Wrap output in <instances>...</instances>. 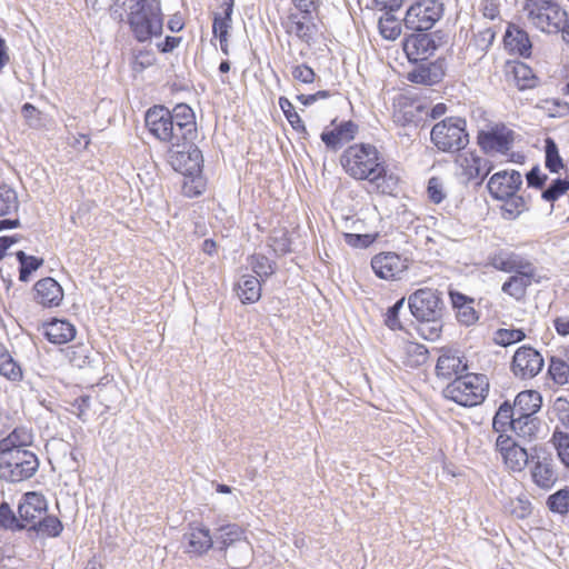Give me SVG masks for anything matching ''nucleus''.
<instances>
[{"label": "nucleus", "instance_id": "nucleus-1", "mask_svg": "<svg viewBox=\"0 0 569 569\" xmlns=\"http://www.w3.org/2000/svg\"><path fill=\"white\" fill-rule=\"evenodd\" d=\"M343 172L356 181H367L378 194H393L399 178L393 174L383 153L372 143L356 142L340 154Z\"/></svg>", "mask_w": 569, "mask_h": 569}, {"label": "nucleus", "instance_id": "nucleus-2", "mask_svg": "<svg viewBox=\"0 0 569 569\" xmlns=\"http://www.w3.org/2000/svg\"><path fill=\"white\" fill-rule=\"evenodd\" d=\"M148 132L158 141L172 147H180L197 137V121L193 110L186 103L169 108L154 104L144 114Z\"/></svg>", "mask_w": 569, "mask_h": 569}, {"label": "nucleus", "instance_id": "nucleus-3", "mask_svg": "<svg viewBox=\"0 0 569 569\" xmlns=\"http://www.w3.org/2000/svg\"><path fill=\"white\" fill-rule=\"evenodd\" d=\"M48 501L41 492L28 491L18 505L21 528L34 530L41 536L56 538L63 530V525L56 516L47 515Z\"/></svg>", "mask_w": 569, "mask_h": 569}, {"label": "nucleus", "instance_id": "nucleus-4", "mask_svg": "<svg viewBox=\"0 0 569 569\" xmlns=\"http://www.w3.org/2000/svg\"><path fill=\"white\" fill-rule=\"evenodd\" d=\"M127 14L129 29L139 43L150 42L163 33L164 14L160 0H133Z\"/></svg>", "mask_w": 569, "mask_h": 569}, {"label": "nucleus", "instance_id": "nucleus-5", "mask_svg": "<svg viewBox=\"0 0 569 569\" xmlns=\"http://www.w3.org/2000/svg\"><path fill=\"white\" fill-rule=\"evenodd\" d=\"M489 379L483 373L469 372L456 377L443 389L446 399L462 407L481 405L489 393Z\"/></svg>", "mask_w": 569, "mask_h": 569}, {"label": "nucleus", "instance_id": "nucleus-6", "mask_svg": "<svg viewBox=\"0 0 569 569\" xmlns=\"http://www.w3.org/2000/svg\"><path fill=\"white\" fill-rule=\"evenodd\" d=\"M280 26L289 40L305 44L308 48L323 38L322 21L319 16L287 11L280 18Z\"/></svg>", "mask_w": 569, "mask_h": 569}, {"label": "nucleus", "instance_id": "nucleus-7", "mask_svg": "<svg viewBox=\"0 0 569 569\" xmlns=\"http://www.w3.org/2000/svg\"><path fill=\"white\" fill-rule=\"evenodd\" d=\"M565 12L556 0H525L522 4L528 24L547 34H558L560 23L565 21Z\"/></svg>", "mask_w": 569, "mask_h": 569}, {"label": "nucleus", "instance_id": "nucleus-8", "mask_svg": "<svg viewBox=\"0 0 569 569\" xmlns=\"http://www.w3.org/2000/svg\"><path fill=\"white\" fill-rule=\"evenodd\" d=\"M430 140L435 148L441 152H456L465 149L469 143L467 121L460 117H447L433 124Z\"/></svg>", "mask_w": 569, "mask_h": 569}, {"label": "nucleus", "instance_id": "nucleus-9", "mask_svg": "<svg viewBox=\"0 0 569 569\" xmlns=\"http://www.w3.org/2000/svg\"><path fill=\"white\" fill-rule=\"evenodd\" d=\"M40 461L31 450L0 453V480L18 483L31 479L39 470Z\"/></svg>", "mask_w": 569, "mask_h": 569}, {"label": "nucleus", "instance_id": "nucleus-10", "mask_svg": "<svg viewBox=\"0 0 569 569\" xmlns=\"http://www.w3.org/2000/svg\"><path fill=\"white\" fill-rule=\"evenodd\" d=\"M443 11L439 0H413L406 10L403 24L408 30L428 31L442 18Z\"/></svg>", "mask_w": 569, "mask_h": 569}, {"label": "nucleus", "instance_id": "nucleus-11", "mask_svg": "<svg viewBox=\"0 0 569 569\" xmlns=\"http://www.w3.org/2000/svg\"><path fill=\"white\" fill-rule=\"evenodd\" d=\"M408 305L417 320L433 323L441 317L443 308L440 292L432 288L416 290L409 296Z\"/></svg>", "mask_w": 569, "mask_h": 569}, {"label": "nucleus", "instance_id": "nucleus-12", "mask_svg": "<svg viewBox=\"0 0 569 569\" xmlns=\"http://www.w3.org/2000/svg\"><path fill=\"white\" fill-rule=\"evenodd\" d=\"M457 152L453 160L456 174L465 182L481 183L493 169L492 162L482 158L476 150L462 149Z\"/></svg>", "mask_w": 569, "mask_h": 569}, {"label": "nucleus", "instance_id": "nucleus-13", "mask_svg": "<svg viewBox=\"0 0 569 569\" xmlns=\"http://www.w3.org/2000/svg\"><path fill=\"white\" fill-rule=\"evenodd\" d=\"M167 161L174 171L183 176L194 174L203 169L202 152L193 140L186 141L180 147L170 146L167 151Z\"/></svg>", "mask_w": 569, "mask_h": 569}, {"label": "nucleus", "instance_id": "nucleus-14", "mask_svg": "<svg viewBox=\"0 0 569 569\" xmlns=\"http://www.w3.org/2000/svg\"><path fill=\"white\" fill-rule=\"evenodd\" d=\"M375 276L386 281H398L409 269V259L395 252L382 251L370 261Z\"/></svg>", "mask_w": 569, "mask_h": 569}, {"label": "nucleus", "instance_id": "nucleus-15", "mask_svg": "<svg viewBox=\"0 0 569 569\" xmlns=\"http://www.w3.org/2000/svg\"><path fill=\"white\" fill-rule=\"evenodd\" d=\"M515 142V132L505 123H495L488 129L480 130L477 134V143L486 153L506 154Z\"/></svg>", "mask_w": 569, "mask_h": 569}, {"label": "nucleus", "instance_id": "nucleus-16", "mask_svg": "<svg viewBox=\"0 0 569 569\" xmlns=\"http://www.w3.org/2000/svg\"><path fill=\"white\" fill-rule=\"evenodd\" d=\"M541 282L537 267L533 264L527 269L510 274L501 286V291L517 302L526 301L528 291L533 284Z\"/></svg>", "mask_w": 569, "mask_h": 569}, {"label": "nucleus", "instance_id": "nucleus-17", "mask_svg": "<svg viewBox=\"0 0 569 569\" xmlns=\"http://www.w3.org/2000/svg\"><path fill=\"white\" fill-rule=\"evenodd\" d=\"M543 367V358L538 350L529 346L519 347L511 361L512 373L521 379L536 377Z\"/></svg>", "mask_w": 569, "mask_h": 569}, {"label": "nucleus", "instance_id": "nucleus-18", "mask_svg": "<svg viewBox=\"0 0 569 569\" xmlns=\"http://www.w3.org/2000/svg\"><path fill=\"white\" fill-rule=\"evenodd\" d=\"M359 132V126L353 120L338 121L333 119L320 134L327 149L336 151L343 144L352 141Z\"/></svg>", "mask_w": 569, "mask_h": 569}, {"label": "nucleus", "instance_id": "nucleus-19", "mask_svg": "<svg viewBox=\"0 0 569 569\" xmlns=\"http://www.w3.org/2000/svg\"><path fill=\"white\" fill-rule=\"evenodd\" d=\"M496 450L499 452L505 467L511 472L522 471L528 463L527 450L509 435L497 437Z\"/></svg>", "mask_w": 569, "mask_h": 569}, {"label": "nucleus", "instance_id": "nucleus-20", "mask_svg": "<svg viewBox=\"0 0 569 569\" xmlns=\"http://www.w3.org/2000/svg\"><path fill=\"white\" fill-rule=\"evenodd\" d=\"M402 49L410 62L428 60L437 50L433 37L423 31L407 34L402 40Z\"/></svg>", "mask_w": 569, "mask_h": 569}, {"label": "nucleus", "instance_id": "nucleus-21", "mask_svg": "<svg viewBox=\"0 0 569 569\" xmlns=\"http://www.w3.org/2000/svg\"><path fill=\"white\" fill-rule=\"evenodd\" d=\"M521 186L522 177L519 171L513 169L498 171L493 173L487 182V189L490 196L496 200L518 193Z\"/></svg>", "mask_w": 569, "mask_h": 569}, {"label": "nucleus", "instance_id": "nucleus-22", "mask_svg": "<svg viewBox=\"0 0 569 569\" xmlns=\"http://www.w3.org/2000/svg\"><path fill=\"white\" fill-rule=\"evenodd\" d=\"M468 369L466 357L458 350L443 348L436 363V376L441 379L459 377Z\"/></svg>", "mask_w": 569, "mask_h": 569}, {"label": "nucleus", "instance_id": "nucleus-23", "mask_svg": "<svg viewBox=\"0 0 569 569\" xmlns=\"http://www.w3.org/2000/svg\"><path fill=\"white\" fill-rule=\"evenodd\" d=\"M64 292L60 283L51 277L38 280L33 286V300L43 308H56L63 301Z\"/></svg>", "mask_w": 569, "mask_h": 569}, {"label": "nucleus", "instance_id": "nucleus-24", "mask_svg": "<svg viewBox=\"0 0 569 569\" xmlns=\"http://www.w3.org/2000/svg\"><path fill=\"white\" fill-rule=\"evenodd\" d=\"M183 539L186 552L196 557L206 555L213 546L210 529L202 523H189Z\"/></svg>", "mask_w": 569, "mask_h": 569}, {"label": "nucleus", "instance_id": "nucleus-25", "mask_svg": "<svg viewBox=\"0 0 569 569\" xmlns=\"http://www.w3.org/2000/svg\"><path fill=\"white\" fill-rule=\"evenodd\" d=\"M422 112V107L412 99L400 96L393 102L392 121L398 127L417 126Z\"/></svg>", "mask_w": 569, "mask_h": 569}, {"label": "nucleus", "instance_id": "nucleus-26", "mask_svg": "<svg viewBox=\"0 0 569 569\" xmlns=\"http://www.w3.org/2000/svg\"><path fill=\"white\" fill-rule=\"evenodd\" d=\"M489 264L498 271L512 274L533 266V262L515 251L500 249L489 257Z\"/></svg>", "mask_w": 569, "mask_h": 569}, {"label": "nucleus", "instance_id": "nucleus-27", "mask_svg": "<svg viewBox=\"0 0 569 569\" xmlns=\"http://www.w3.org/2000/svg\"><path fill=\"white\" fill-rule=\"evenodd\" d=\"M397 357L403 368L416 369L427 362L429 351L422 343L406 340L399 346Z\"/></svg>", "mask_w": 569, "mask_h": 569}, {"label": "nucleus", "instance_id": "nucleus-28", "mask_svg": "<svg viewBox=\"0 0 569 569\" xmlns=\"http://www.w3.org/2000/svg\"><path fill=\"white\" fill-rule=\"evenodd\" d=\"M506 77L519 90L532 89L538 83V78L532 69L521 61H508L505 68Z\"/></svg>", "mask_w": 569, "mask_h": 569}, {"label": "nucleus", "instance_id": "nucleus-29", "mask_svg": "<svg viewBox=\"0 0 569 569\" xmlns=\"http://www.w3.org/2000/svg\"><path fill=\"white\" fill-rule=\"evenodd\" d=\"M42 332L51 343L64 345L76 337L77 330L70 321L53 318L42 325Z\"/></svg>", "mask_w": 569, "mask_h": 569}, {"label": "nucleus", "instance_id": "nucleus-30", "mask_svg": "<svg viewBox=\"0 0 569 569\" xmlns=\"http://www.w3.org/2000/svg\"><path fill=\"white\" fill-rule=\"evenodd\" d=\"M443 59H438L430 62L427 66H420L419 68L410 71L407 79L417 84L432 86L440 82L445 74Z\"/></svg>", "mask_w": 569, "mask_h": 569}, {"label": "nucleus", "instance_id": "nucleus-31", "mask_svg": "<svg viewBox=\"0 0 569 569\" xmlns=\"http://www.w3.org/2000/svg\"><path fill=\"white\" fill-rule=\"evenodd\" d=\"M503 43L511 53L526 58L531 54L532 44L528 32L516 24L508 26L503 37Z\"/></svg>", "mask_w": 569, "mask_h": 569}, {"label": "nucleus", "instance_id": "nucleus-32", "mask_svg": "<svg viewBox=\"0 0 569 569\" xmlns=\"http://www.w3.org/2000/svg\"><path fill=\"white\" fill-rule=\"evenodd\" d=\"M33 439L32 428L18 426L0 440V453L4 451L29 450L28 447L32 446Z\"/></svg>", "mask_w": 569, "mask_h": 569}, {"label": "nucleus", "instance_id": "nucleus-33", "mask_svg": "<svg viewBox=\"0 0 569 569\" xmlns=\"http://www.w3.org/2000/svg\"><path fill=\"white\" fill-rule=\"evenodd\" d=\"M72 412L82 421H87L90 416H93L100 409L102 413L108 406L103 405L100 400V391L92 390L88 395H81L72 402Z\"/></svg>", "mask_w": 569, "mask_h": 569}, {"label": "nucleus", "instance_id": "nucleus-34", "mask_svg": "<svg viewBox=\"0 0 569 569\" xmlns=\"http://www.w3.org/2000/svg\"><path fill=\"white\" fill-rule=\"evenodd\" d=\"M262 282L252 274H244L234 287V291L243 305H252L260 300Z\"/></svg>", "mask_w": 569, "mask_h": 569}, {"label": "nucleus", "instance_id": "nucleus-35", "mask_svg": "<svg viewBox=\"0 0 569 569\" xmlns=\"http://www.w3.org/2000/svg\"><path fill=\"white\" fill-rule=\"evenodd\" d=\"M217 542L221 551H227L231 546L243 543L247 549L250 542L247 539L246 530L237 523H228L218 529Z\"/></svg>", "mask_w": 569, "mask_h": 569}, {"label": "nucleus", "instance_id": "nucleus-36", "mask_svg": "<svg viewBox=\"0 0 569 569\" xmlns=\"http://www.w3.org/2000/svg\"><path fill=\"white\" fill-rule=\"evenodd\" d=\"M542 406V397L537 390H523L519 392L513 401L516 416H535Z\"/></svg>", "mask_w": 569, "mask_h": 569}, {"label": "nucleus", "instance_id": "nucleus-37", "mask_svg": "<svg viewBox=\"0 0 569 569\" xmlns=\"http://www.w3.org/2000/svg\"><path fill=\"white\" fill-rule=\"evenodd\" d=\"M233 9V0L226 2L223 14L217 16L213 19L212 31L213 34L219 39L221 50L228 53V37L231 28V14Z\"/></svg>", "mask_w": 569, "mask_h": 569}, {"label": "nucleus", "instance_id": "nucleus-38", "mask_svg": "<svg viewBox=\"0 0 569 569\" xmlns=\"http://www.w3.org/2000/svg\"><path fill=\"white\" fill-rule=\"evenodd\" d=\"M516 411L509 401L501 403L492 419V429L499 436L507 435L508 430H512L516 422Z\"/></svg>", "mask_w": 569, "mask_h": 569}, {"label": "nucleus", "instance_id": "nucleus-39", "mask_svg": "<svg viewBox=\"0 0 569 569\" xmlns=\"http://www.w3.org/2000/svg\"><path fill=\"white\" fill-rule=\"evenodd\" d=\"M278 103L292 130L301 138L307 139L309 137V131L292 102L287 97L281 96Z\"/></svg>", "mask_w": 569, "mask_h": 569}, {"label": "nucleus", "instance_id": "nucleus-40", "mask_svg": "<svg viewBox=\"0 0 569 569\" xmlns=\"http://www.w3.org/2000/svg\"><path fill=\"white\" fill-rule=\"evenodd\" d=\"M540 419L536 416H516L512 431L521 439L531 441L537 438Z\"/></svg>", "mask_w": 569, "mask_h": 569}, {"label": "nucleus", "instance_id": "nucleus-41", "mask_svg": "<svg viewBox=\"0 0 569 569\" xmlns=\"http://www.w3.org/2000/svg\"><path fill=\"white\" fill-rule=\"evenodd\" d=\"M498 200L502 201V204L500 206V213L506 220H515L528 210L526 199L518 193H513V196Z\"/></svg>", "mask_w": 569, "mask_h": 569}, {"label": "nucleus", "instance_id": "nucleus-42", "mask_svg": "<svg viewBox=\"0 0 569 569\" xmlns=\"http://www.w3.org/2000/svg\"><path fill=\"white\" fill-rule=\"evenodd\" d=\"M531 477L533 482L542 489H550L557 481V475L551 465L546 461L535 462L531 469Z\"/></svg>", "mask_w": 569, "mask_h": 569}, {"label": "nucleus", "instance_id": "nucleus-43", "mask_svg": "<svg viewBox=\"0 0 569 569\" xmlns=\"http://www.w3.org/2000/svg\"><path fill=\"white\" fill-rule=\"evenodd\" d=\"M545 167L551 173H560L566 169L562 157L559 153L557 143L552 138L545 140Z\"/></svg>", "mask_w": 569, "mask_h": 569}, {"label": "nucleus", "instance_id": "nucleus-44", "mask_svg": "<svg viewBox=\"0 0 569 569\" xmlns=\"http://www.w3.org/2000/svg\"><path fill=\"white\" fill-rule=\"evenodd\" d=\"M378 30L383 39L395 41L400 37L402 28L392 12H385L378 20Z\"/></svg>", "mask_w": 569, "mask_h": 569}, {"label": "nucleus", "instance_id": "nucleus-45", "mask_svg": "<svg viewBox=\"0 0 569 569\" xmlns=\"http://www.w3.org/2000/svg\"><path fill=\"white\" fill-rule=\"evenodd\" d=\"M207 190V178L202 171L194 174L184 176L182 182V194L188 198H197L204 193Z\"/></svg>", "mask_w": 569, "mask_h": 569}, {"label": "nucleus", "instance_id": "nucleus-46", "mask_svg": "<svg viewBox=\"0 0 569 569\" xmlns=\"http://www.w3.org/2000/svg\"><path fill=\"white\" fill-rule=\"evenodd\" d=\"M251 270L261 281H264L274 273V262L262 253H253L248 258Z\"/></svg>", "mask_w": 569, "mask_h": 569}, {"label": "nucleus", "instance_id": "nucleus-47", "mask_svg": "<svg viewBox=\"0 0 569 569\" xmlns=\"http://www.w3.org/2000/svg\"><path fill=\"white\" fill-rule=\"evenodd\" d=\"M551 380L563 386L569 382V363L559 357H551L548 367Z\"/></svg>", "mask_w": 569, "mask_h": 569}, {"label": "nucleus", "instance_id": "nucleus-48", "mask_svg": "<svg viewBox=\"0 0 569 569\" xmlns=\"http://www.w3.org/2000/svg\"><path fill=\"white\" fill-rule=\"evenodd\" d=\"M569 191V176L563 179L558 178L552 180L550 186L541 193V198L550 203L556 202Z\"/></svg>", "mask_w": 569, "mask_h": 569}, {"label": "nucleus", "instance_id": "nucleus-49", "mask_svg": "<svg viewBox=\"0 0 569 569\" xmlns=\"http://www.w3.org/2000/svg\"><path fill=\"white\" fill-rule=\"evenodd\" d=\"M0 375L11 381H20L22 379L20 366L7 351L0 353Z\"/></svg>", "mask_w": 569, "mask_h": 569}, {"label": "nucleus", "instance_id": "nucleus-50", "mask_svg": "<svg viewBox=\"0 0 569 569\" xmlns=\"http://www.w3.org/2000/svg\"><path fill=\"white\" fill-rule=\"evenodd\" d=\"M551 442L560 461L569 469V433L556 428L551 436Z\"/></svg>", "mask_w": 569, "mask_h": 569}, {"label": "nucleus", "instance_id": "nucleus-51", "mask_svg": "<svg viewBox=\"0 0 569 569\" xmlns=\"http://www.w3.org/2000/svg\"><path fill=\"white\" fill-rule=\"evenodd\" d=\"M18 261L20 262L19 279L27 281L31 272L36 271L43 263V260L34 256H27L23 251L16 253Z\"/></svg>", "mask_w": 569, "mask_h": 569}, {"label": "nucleus", "instance_id": "nucleus-52", "mask_svg": "<svg viewBox=\"0 0 569 569\" xmlns=\"http://www.w3.org/2000/svg\"><path fill=\"white\" fill-rule=\"evenodd\" d=\"M526 338V333L522 329H507L500 328L493 335V341L498 346L507 347L517 342L522 341Z\"/></svg>", "mask_w": 569, "mask_h": 569}, {"label": "nucleus", "instance_id": "nucleus-53", "mask_svg": "<svg viewBox=\"0 0 569 569\" xmlns=\"http://www.w3.org/2000/svg\"><path fill=\"white\" fill-rule=\"evenodd\" d=\"M18 198L8 186H0V217L17 211Z\"/></svg>", "mask_w": 569, "mask_h": 569}, {"label": "nucleus", "instance_id": "nucleus-54", "mask_svg": "<svg viewBox=\"0 0 569 569\" xmlns=\"http://www.w3.org/2000/svg\"><path fill=\"white\" fill-rule=\"evenodd\" d=\"M64 357L73 367L82 368L88 363L89 351L83 345H74L64 350Z\"/></svg>", "mask_w": 569, "mask_h": 569}, {"label": "nucleus", "instance_id": "nucleus-55", "mask_svg": "<svg viewBox=\"0 0 569 569\" xmlns=\"http://www.w3.org/2000/svg\"><path fill=\"white\" fill-rule=\"evenodd\" d=\"M548 507L551 511L565 515L569 510V488L561 489L548 498Z\"/></svg>", "mask_w": 569, "mask_h": 569}, {"label": "nucleus", "instance_id": "nucleus-56", "mask_svg": "<svg viewBox=\"0 0 569 569\" xmlns=\"http://www.w3.org/2000/svg\"><path fill=\"white\" fill-rule=\"evenodd\" d=\"M378 238H379L378 232L363 233V234L350 233V232L343 233L345 242L351 248H368L371 244H373Z\"/></svg>", "mask_w": 569, "mask_h": 569}, {"label": "nucleus", "instance_id": "nucleus-57", "mask_svg": "<svg viewBox=\"0 0 569 569\" xmlns=\"http://www.w3.org/2000/svg\"><path fill=\"white\" fill-rule=\"evenodd\" d=\"M291 76L295 81L303 84H312L316 81V71L307 63H298L292 66Z\"/></svg>", "mask_w": 569, "mask_h": 569}, {"label": "nucleus", "instance_id": "nucleus-58", "mask_svg": "<svg viewBox=\"0 0 569 569\" xmlns=\"http://www.w3.org/2000/svg\"><path fill=\"white\" fill-rule=\"evenodd\" d=\"M427 196L428 199L435 204H439L445 200L446 191L443 182L439 177H431L428 180Z\"/></svg>", "mask_w": 569, "mask_h": 569}, {"label": "nucleus", "instance_id": "nucleus-59", "mask_svg": "<svg viewBox=\"0 0 569 569\" xmlns=\"http://www.w3.org/2000/svg\"><path fill=\"white\" fill-rule=\"evenodd\" d=\"M0 528L4 529H22L20 519L16 517L9 503L0 505Z\"/></svg>", "mask_w": 569, "mask_h": 569}, {"label": "nucleus", "instance_id": "nucleus-60", "mask_svg": "<svg viewBox=\"0 0 569 569\" xmlns=\"http://www.w3.org/2000/svg\"><path fill=\"white\" fill-rule=\"evenodd\" d=\"M277 231L273 232L272 236H270V247L276 253H288L291 251V241L289 238L288 232L283 229L280 230V236H277Z\"/></svg>", "mask_w": 569, "mask_h": 569}, {"label": "nucleus", "instance_id": "nucleus-61", "mask_svg": "<svg viewBox=\"0 0 569 569\" xmlns=\"http://www.w3.org/2000/svg\"><path fill=\"white\" fill-rule=\"evenodd\" d=\"M292 8L288 11H299L300 13H310L319 16L322 0H291Z\"/></svg>", "mask_w": 569, "mask_h": 569}, {"label": "nucleus", "instance_id": "nucleus-62", "mask_svg": "<svg viewBox=\"0 0 569 569\" xmlns=\"http://www.w3.org/2000/svg\"><path fill=\"white\" fill-rule=\"evenodd\" d=\"M405 298L399 299L393 306L388 308L385 315V325L391 330L401 329V322L399 320V311L403 307Z\"/></svg>", "mask_w": 569, "mask_h": 569}, {"label": "nucleus", "instance_id": "nucleus-63", "mask_svg": "<svg viewBox=\"0 0 569 569\" xmlns=\"http://www.w3.org/2000/svg\"><path fill=\"white\" fill-rule=\"evenodd\" d=\"M552 413L565 428L569 429V401L567 399L557 398L552 406Z\"/></svg>", "mask_w": 569, "mask_h": 569}, {"label": "nucleus", "instance_id": "nucleus-64", "mask_svg": "<svg viewBox=\"0 0 569 569\" xmlns=\"http://www.w3.org/2000/svg\"><path fill=\"white\" fill-rule=\"evenodd\" d=\"M456 310L458 321L465 326H471L476 323L479 318L478 312L473 308V303L462 306L460 308H457Z\"/></svg>", "mask_w": 569, "mask_h": 569}]
</instances>
